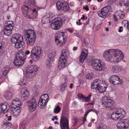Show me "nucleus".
<instances>
[{"label": "nucleus", "instance_id": "nucleus-62", "mask_svg": "<svg viewBox=\"0 0 129 129\" xmlns=\"http://www.w3.org/2000/svg\"><path fill=\"white\" fill-rule=\"evenodd\" d=\"M85 19V16L84 15H82V17H81V19Z\"/></svg>", "mask_w": 129, "mask_h": 129}, {"label": "nucleus", "instance_id": "nucleus-31", "mask_svg": "<svg viewBox=\"0 0 129 129\" xmlns=\"http://www.w3.org/2000/svg\"><path fill=\"white\" fill-rule=\"evenodd\" d=\"M115 14H116L121 19H123L125 16V14L124 12L120 10H118L114 13Z\"/></svg>", "mask_w": 129, "mask_h": 129}, {"label": "nucleus", "instance_id": "nucleus-54", "mask_svg": "<svg viewBox=\"0 0 129 129\" xmlns=\"http://www.w3.org/2000/svg\"><path fill=\"white\" fill-rule=\"evenodd\" d=\"M83 9H85V10L87 11H88L89 10V9L88 8V6H87L86 7H83Z\"/></svg>", "mask_w": 129, "mask_h": 129}, {"label": "nucleus", "instance_id": "nucleus-24", "mask_svg": "<svg viewBox=\"0 0 129 129\" xmlns=\"http://www.w3.org/2000/svg\"><path fill=\"white\" fill-rule=\"evenodd\" d=\"M29 93L27 89H25L21 92V98L22 100L25 101L27 100L29 98Z\"/></svg>", "mask_w": 129, "mask_h": 129}, {"label": "nucleus", "instance_id": "nucleus-20", "mask_svg": "<svg viewBox=\"0 0 129 129\" xmlns=\"http://www.w3.org/2000/svg\"><path fill=\"white\" fill-rule=\"evenodd\" d=\"M28 6L24 5L23 8V10H30L33 9L35 5V1L34 0H29L28 3Z\"/></svg>", "mask_w": 129, "mask_h": 129}, {"label": "nucleus", "instance_id": "nucleus-22", "mask_svg": "<svg viewBox=\"0 0 129 129\" xmlns=\"http://www.w3.org/2000/svg\"><path fill=\"white\" fill-rule=\"evenodd\" d=\"M88 53L87 49H83L79 58V61L81 63H83L84 62V60L86 59Z\"/></svg>", "mask_w": 129, "mask_h": 129}, {"label": "nucleus", "instance_id": "nucleus-57", "mask_svg": "<svg viewBox=\"0 0 129 129\" xmlns=\"http://www.w3.org/2000/svg\"><path fill=\"white\" fill-rule=\"evenodd\" d=\"M4 46L1 43H0V50Z\"/></svg>", "mask_w": 129, "mask_h": 129}, {"label": "nucleus", "instance_id": "nucleus-29", "mask_svg": "<svg viewBox=\"0 0 129 129\" xmlns=\"http://www.w3.org/2000/svg\"><path fill=\"white\" fill-rule=\"evenodd\" d=\"M1 110L4 112H7L9 110V105L7 103H5L1 104Z\"/></svg>", "mask_w": 129, "mask_h": 129}, {"label": "nucleus", "instance_id": "nucleus-15", "mask_svg": "<svg viewBox=\"0 0 129 129\" xmlns=\"http://www.w3.org/2000/svg\"><path fill=\"white\" fill-rule=\"evenodd\" d=\"M102 104L106 107H111L114 104V101L108 97L104 96L102 99Z\"/></svg>", "mask_w": 129, "mask_h": 129}, {"label": "nucleus", "instance_id": "nucleus-32", "mask_svg": "<svg viewBox=\"0 0 129 129\" xmlns=\"http://www.w3.org/2000/svg\"><path fill=\"white\" fill-rule=\"evenodd\" d=\"M15 44V47L17 48H23L24 47V43L23 42H17L15 43H13Z\"/></svg>", "mask_w": 129, "mask_h": 129}, {"label": "nucleus", "instance_id": "nucleus-38", "mask_svg": "<svg viewBox=\"0 0 129 129\" xmlns=\"http://www.w3.org/2000/svg\"><path fill=\"white\" fill-rule=\"evenodd\" d=\"M67 86V83L65 82L63 83L60 86L61 88L60 90L62 92H63L65 91L66 90V87Z\"/></svg>", "mask_w": 129, "mask_h": 129}, {"label": "nucleus", "instance_id": "nucleus-14", "mask_svg": "<svg viewBox=\"0 0 129 129\" xmlns=\"http://www.w3.org/2000/svg\"><path fill=\"white\" fill-rule=\"evenodd\" d=\"M32 10H22L23 13L24 15L28 18L34 19L37 17L38 13L36 10L32 9Z\"/></svg>", "mask_w": 129, "mask_h": 129}, {"label": "nucleus", "instance_id": "nucleus-40", "mask_svg": "<svg viewBox=\"0 0 129 129\" xmlns=\"http://www.w3.org/2000/svg\"><path fill=\"white\" fill-rule=\"evenodd\" d=\"M97 129H107V126L103 124H100L98 125Z\"/></svg>", "mask_w": 129, "mask_h": 129}, {"label": "nucleus", "instance_id": "nucleus-37", "mask_svg": "<svg viewBox=\"0 0 129 129\" xmlns=\"http://www.w3.org/2000/svg\"><path fill=\"white\" fill-rule=\"evenodd\" d=\"M107 87L103 86L102 85H99V87L98 88V90L100 92L103 93L106 91Z\"/></svg>", "mask_w": 129, "mask_h": 129}, {"label": "nucleus", "instance_id": "nucleus-16", "mask_svg": "<svg viewBox=\"0 0 129 129\" xmlns=\"http://www.w3.org/2000/svg\"><path fill=\"white\" fill-rule=\"evenodd\" d=\"M28 109L30 111L33 112L35 110L37 106V102L35 98H32L27 102Z\"/></svg>", "mask_w": 129, "mask_h": 129}, {"label": "nucleus", "instance_id": "nucleus-19", "mask_svg": "<svg viewBox=\"0 0 129 129\" xmlns=\"http://www.w3.org/2000/svg\"><path fill=\"white\" fill-rule=\"evenodd\" d=\"M12 43L17 42H23V37L19 34H15L11 38Z\"/></svg>", "mask_w": 129, "mask_h": 129}, {"label": "nucleus", "instance_id": "nucleus-9", "mask_svg": "<svg viewBox=\"0 0 129 129\" xmlns=\"http://www.w3.org/2000/svg\"><path fill=\"white\" fill-rule=\"evenodd\" d=\"M68 51L66 49H63L62 51V54L61 55L58 61V67L60 69L64 67L65 64L67 62V56Z\"/></svg>", "mask_w": 129, "mask_h": 129}, {"label": "nucleus", "instance_id": "nucleus-64", "mask_svg": "<svg viewBox=\"0 0 129 129\" xmlns=\"http://www.w3.org/2000/svg\"><path fill=\"white\" fill-rule=\"evenodd\" d=\"M89 20H88L87 22L85 23V24L86 25H87L89 24Z\"/></svg>", "mask_w": 129, "mask_h": 129}, {"label": "nucleus", "instance_id": "nucleus-49", "mask_svg": "<svg viewBox=\"0 0 129 129\" xmlns=\"http://www.w3.org/2000/svg\"><path fill=\"white\" fill-rule=\"evenodd\" d=\"M26 128V126L24 125V124H21V126L19 127V129H24Z\"/></svg>", "mask_w": 129, "mask_h": 129}, {"label": "nucleus", "instance_id": "nucleus-60", "mask_svg": "<svg viewBox=\"0 0 129 129\" xmlns=\"http://www.w3.org/2000/svg\"><path fill=\"white\" fill-rule=\"evenodd\" d=\"M11 116H9L8 119V120L9 121L11 120Z\"/></svg>", "mask_w": 129, "mask_h": 129}, {"label": "nucleus", "instance_id": "nucleus-47", "mask_svg": "<svg viewBox=\"0 0 129 129\" xmlns=\"http://www.w3.org/2000/svg\"><path fill=\"white\" fill-rule=\"evenodd\" d=\"M98 80V82H100V84H100V83L101 84H106V81H105L104 80V79H101V80Z\"/></svg>", "mask_w": 129, "mask_h": 129}, {"label": "nucleus", "instance_id": "nucleus-41", "mask_svg": "<svg viewBox=\"0 0 129 129\" xmlns=\"http://www.w3.org/2000/svg\"><path fill=\"white\" fill-rule=\"evenodd\" d=\"M63 5V3L58 2L56 4V6L58 10L61 9Z\"/></svg>", "mask_w": 129, "mask_h": 129}, {"label": "nucleus", "instance_id": "nucleus-28", "mask_svg": "<svg viewBox=\"0 0 129 129\" xmlns=\"http://www.w3.org/2000/svg\"><path fill=\"white\" fill-rule=\"evenodd\" d=\"M47 102H46L44 100L40 98L39 100L38 105L41 108L43 109L45 108Z\"/></svg>", "mask_w": 129, "mask_h": 129}, {"label": "nucleus", "instance_id": "nucleus-3", "mask_svg": "<svg viewBox=\"0 0 129 129\" xmlns=\"http://www.w3.org/2000/svg\"><path fill=\"white\" fill-rule=\"evenodd\" d=\"M39 69L37 66L34 65L28 66L27 68V72L26 74V78L27 80H32L36 76L37 74V72Z\"/></svg>", "mask_w": 129, "mask_h": 129}, {"label": "nucleus", "instance_id": "nucleus-7", "mask_svg": "<svg viewBox=\"0 0 129 129\" xmlns=\"http://www.w3.org/2000/svg\"><path fill=\"white\" fill-rule=\"evenodd\" d=\"M26 57L25 53L23 51L18 52L14 61V64L16 66H20L24 62Z\"/></svg>", "mask_w": 129, "mask_h": 129}, {"label": "nucleus", "instance_id": "nucleus-36", "mask_svg": "<svg viewBox=\"0 0 129 129\" xmlns=\"http://www.w3.org/2000/svg\"><path fill=\"white\" fill-rule=\"evenodd\" d=\"M9 71V67L8 66H6L2 70L3 74L4 77L6 76Z\"/></svg>", "mask_w": 129, "mask_h": 129}, {"label": "nucleus", "instance_id": "nucleus-56", "mask_svg": "<svg viewBox=\"0 0 129 129\" xmlns=\"http://www.w3.org/2000/svg\"><path fill=\"white\" fill-rule=\"evenodd\" d=\"M30 53V52L29 50H26L25 51V54L26 55H28Z\"/></svg>", "mask_w": 129, "mask_h": 129}, {"label": "nucleus", "instance_id": "nucleus-42", "mask_svg": "<svg viewBox=\"0 0 129 129\" xmlns=\"http://www.w3.org/2000/svg\"><path fill=\"white\" fill-rule=\"evenodd\" d=\"M93 76V74L91 73H87L86 76V78L87 79H91Z\"/></svg>", "mask_w": 129, "mask_h": 129}, {"label": "nucleus", "instance_id": "nucleus-30", "mask_svg": "<svg viewBox=\"0 0 129 129\" xmlns=\"http://www.w3.org/2000/svg\"><path fill=\"white\" fill-rule=\"evenodd\" d=\"M20 107H15L12 106L11 107L12 111L16 115H18L20 114L21 110Z\"/></svg>", "mask_w": 129, "mask_h": 129}, {"label": "nucleus", "instance_id": "nucleus-17", "mask_svg": "<svg viewBox=\"0 0 129 129\" xmlns=\"http://www.w3.org/2000/svg\"><path fill=\"white\" fill-rule=\"evenodd\" d=\"M60 125L61 129H69V120L65 117H61Z\"/></svg>", "mask_w": 129, "mask_h": 129}, {"label": "nucleus", "instance_id": "nucleus-6", "mask_svg": "<svg viewBox=\"0 0 129 129\" xmlns=\"http://www.w3.org/2000/svg\"><path fill=\"white\" fill-rule=\"evenodd\" d=\"M55 40L56 43L59 47H61L65 44L66 39L64 33L61 31L57 32L55 35Z\"/></svg>", "mask_w": 129, "mask_h": 129}, {"label": "nucleus", "instance_id": "nucleus-63", "mask_svg": "<svg viewBox=\"0 0 129 129\" xmlns=\"http://www.w3.org/2000/svg\"><path fill=\"white\" fill-rule=\"evenodd\" d=\"M74 35L76 36L77 37L79 38V34H74Z\"/></svg>", "mask_w": 129, "mask_h": 129}, {"label": "nucleus", "instance_id": "nucleus-11", "mask_svg": "<svg viewBox=\"0 0 129 129\" xmlns=\"http://www.w3.org/2000/svg\"><path fill=\"white\" fill-rule=\"evenodd\" d=\"M13 22L11 21H7L5 23L4 26V34L6 36H9L12 33L14 26Z\"/></svg>", "mask_w": 129, "mask_h": 129}, {"label": "nucleus", "instance_id": "nucleus-21", "mask_svg": "<svg viewBox=\"0 0 129 129\" xmlns=\"http://www.w3.org/2000/svg\"><path fill=\"white\" fill-rule=\"evenodd\" d=\"M55 55L52 53H50L48 54V57L46 61L47 66V67L50 68L51 66V63L54 59Z\"/></svg>", "mask_w": 129, "mask_h": 129}, {"label": "nucleus", "instance_id": "nucleus-35", "mask_svg": "<svg viewBox=\"0 0 129 129\" xmlns=\"http://www.w3.org/2000/svg\"><path fill=\"white\" fill-rule=\"evenodd\" d=\"M11 126L12 124L11 123L9 122H7L4 123L2 127L4 129H9L11 127Z\"/></svg>", "mask_w": 129, "mask_h": 129}, {"label": "nucleus", "instance_id": "nucleus-25", "mask_svg": "<svg viewBox=\"0 0 129 129\" xmlns=\"http://www.w3.org/2000/svg\"><path fill=\"white\" fill-rule=\"evenodd\" d=\"M123 68V66H122L115 65L112 66V70L113 72L118 73L122 70Z\"/></svg>", "mask_w": 129, "mask_h": 129}, {"label": "nucleus", "instance_id": "nucleus-52", "mask_svg": "<svg viewBox=\"0 0 129 129\" xmlns=\"http://www.w3.org/2000/svg\"><path fill=\"white\" fill-rule=\"evenodd\" d=\"M78 96L80 99H83L84 96L81 94L80 93H79L77 95Z\"/></svg>", "mask_w": 129, "mask_h": 129}, {"label": "nucleus", "instance_id": "nucleus-5", "mask_svg": "<svg viewBox=\"0 0 129 129\" xmlns=\"http://www.w3.org/2000/svg\"><path fill=\"white\" fill-rule=\"evenodd\" d=\"M63 21L62 14L58 15L57 17L52 21L51 25V28L54 30L58 29L62 26Z\"/></svg>", "mask_w": 129, "mask_h": 129}, {"label": "nucleus", "instance_id": "nucleus-33", "mask_svg": "<svg viewBox=\"0 0 129 129\" xmlns=\"http://www.w3.org/2000/svg\"><path fill=\"white\" fill-rule=\"evenodd\" d=\"M4 96L5 98L8 100H10L11 99L13 96V93L10 91H6L4 94Z\"/></svg>", "mask_w": 129, "mask_h": 129}, {"label": "nucleus", "instance_id": "nucleus-2", "mask_svg": "<svg viewBox=\"0 0 129 129\" xmlns=\"http://www.w3.org/2000/svg\"><path fill=\"white\" fill-rule=\"evenodd\" d=\"M24 33L25 38H27V44L31 46L33 45L36 40V35L35 32L32 29H25Z\"/></svg>", "mask_w": 129, "mask_h": 129}, {"label": "nucleus", "instance_id": "nucleus-8", "mask_svg": "<svg viewBox=\"0 0 129 129\" xmlns=\"http://www.w3.org/2000/svg\"><path fill=\"white\" fill-rule=\"evenodd\" d=\"M43 53L41 48L39 46L34 47L32 49L31 52V56L32 58L35 60L40 59L41 56Z\"/></svg>", "mask_w": 129, "mask_h": 129}, {"label": "nucleus", "instance_id": "nucleus-44", "mask_svg": "<svg viewBox=\"0 0 129 129\" xmlns=\"http://www.w3.org/2000/svg\"><path fill=\"white\" fill-rule=\"evenodd\" d=\"M73 126H75L78 122V119L77 117H74L73 119Z\"/></svg>", "mask_w": 129, "mask_h": 129}, {"label": "nucleus", "instance_id": "nucleus-43", "mask_svg": "<svg viewBox=\"0 0 129 129\" xmlns=\"http://www.w3.org/2000/svg\"><path fill=\"white\" fill-rule=\"evenodd\" d=\"M60 110L61 108L60 106H57L54 109V112L55 113H58L60 112Z\"/></svg>", "mask_w": 129, "mask_h": 129}, {"label": "nucleus", "instance_id": "nucleus-53", "mask_svg": "<svg viewBox=\"0 0 129 129\" xmlns=\"http://www.w3.org/2000/svg\"><path fill=\"white\" fill-rule=\"evenodd\" d=\"M123 30V28L122 27V26H120L118 30V31L120 33Z\"/></svg>", "mask_w": 129, "mask_h": 129}, {"label": "nucleus", "instance_id": "nucleus-51", "mask_svg": "<svg viewBox=\"0 0 129 129\" xmlns=\"http://www.w3.org/2000/svg\"><path fill=\"white\" fill-rule=\"evenodd\" d=\"M124 2L123 0H121L119 2L120 6H121L124 4Z\"/></svg>", "mask_w": 129, "mask_h": 129}, {"label": "nucleus", "instance_id": "nucleus-1", "mask_svg": "<svg viewBox=\"0 0 129 129\" xmlns=\"http://www.w3.org/2000/svg\"><path fill=\"white\" fill-rule=\"evenodd\" d=\"M104 54L107 60L114 63L120 62L124 57L121 51L118 49L107 50L104 52Z\"/></svg>", "mask_w": 129, "mask_h": 129}, {"label": "nucleus", "instance_id": "nucleus-13", "mask_svg": "<svg viewBox=\"0 0 129 129\" xmlns=\"http://www.w3.org/2000/svg\"><path fill=\"white\" fill-rule=\"evenodd\" d=\"M111 8L110 6L104 7L98 12V14L100 17L105 18L109 16L110 14L109 13L110 9Z\"/></svg>", "mask_w": 129, "mask_h": 129}, {"label": "nucleus", "instance_id": "nucleus-46", "mask_svg": "<svg viewBox=\"0 0 129 129\" xmlns=\"http://www.w3.org/2000/svg\"><path fill=\"white\" fill-rule=\"evenodd\" d=\"M91 111H92L93 112H94L96 114H97V111L96 110H94L93 109H89L86 112V113L85 114V115L86 116H87L88 113Z\"/></svg>", "mask_w": 129, "mask_h": 129}, {"label": "nucleus", "instance_id": "nucleus-61", "mask_svg": "<svg viewBox=\"0 0 129 129\" xmlns=\"http://www.w3.org/2000/svg\"><path fill=\"white\" fill-rule=\"evenodd\" d=\"M80 19H79V21L77 22V23L79 25L81 24V23L80 22Z\"/></svg>", "mask_w": 129, "mask_h": 129}, {"label": "nucleus", "instance_id": "nucleus-4", "mask_svg": "<svg viewBox=\"0 0 129 129\" xmlns=\"http://www.w3.org/2000/svg\"><path fill=\"white\" fill-rule=\"evenodd\" d=\"M91 65L92 68L96 71H101L105 70L106 68V64L100 60L97 59L92 60Z\"/></svg>", "mask_w": 129, "mask_h": 129}, {"label": "nucleus", "instance_id": "nucleus-23", "mask_svg": "<svg viewBox=\"0 0 129 129\" xmlns=\"http://www.w3.org/2000/svg\"><path fill=\"white\" fill-rule=\"evenodd\" d=\"M49 18L46 16H44L42 19V26L43 27L46 28L48 27L50 24Z\"/></svg>", "mask_w": 129, "mask_h": 129}, {"label": "nucleus", "instance_id": "nucleus-45", "mask_svg": "<svg viewBox=\"0 0 129 129\" xmlns=\"http://www.w3.org/2000/svg\"><path fill=\"white\" fill-rule=\"evenodd\" d=\"M129 22L127 20H124L122 21V24L124 25V26L127 25V28H128V24H129Z\"/></svg>", "mask_w": 129, "mask_h": 129}, {"label": "nucleus", "instance_id": "nucleus-48", "mask_svg": "<svg viewBox=\"0 0 129 129\" xmlns=\"http://www.w3.org/2000/svg\"><path fill=\"white\" fill-rule=\"evenodd\" d=\"M4 78V76L2 75L0 76V84L4 82L5 79Z\"/></svg>", "mask_w": 129, "mask_h": 129}, {"label": "nucleus", "instance_id": "nucleus-26", "mask_svg": "<svg viewBox=\"0 0 129 129\" xmlns=\"http://www.w3.org/2000/svg\"><path fill=\"white\" fill-rule=\"evenodd\" d=\"M99 85H100V82H98V80L97 79H96L93 81L91 84V87L92 91H94L92 90V89H94L97 90L98 88L99 87Z\"/></svg>", "mask_w": 129, "mask_h": 129}, {"label": "nucleus", "instance_id": "nucleus-39", "mask_svg": "<svg viewBox=\"0 0 129 129\" xmlns=\"http://www.w3.org/2000/svg\"><path fill=\"white\" fill-rule=\"evenodd\" d=\"M49 97L47 94H45L42 95L40 98V99L44 100L46 102H48V101Z\"/></svg>", "mask_w": 129, "mask_h": 129}, {"label": "nucleus", "instance_id": "nucleus-34", "mask_svg": "<svg viewBox=\"0 0 129 129\" xmlns=\"http://www.w3.org/2000/svg\"><path fill=\"white\" fill-rule=\"evenodd\" d=\"M70 9V8L67 3L66 2L63 3V5L61 10H63L64 11H67Z\"/></svg>", "mask_w": 129, "mask_h": 129}, {"label": "nucleus", "instance_id": "nucleus-59", "mask_svg": "<svg viewBox=\"0 0 129 129\" xmlns=\"http://www.w3.org/2000/svg\"><path fill=\"white\" fill-rule=\"evenodd\" d=\"M92 96V94L90 93L88 95V96L87 97V98H89V99H90L91 97Z\"/></svg>", "mask_w": 129, "mask_h": 129}, {"label": "nucleus", "instance_id": "nucleus-18", "mask_svg": "<svg viewBox=\"0 0 129 129\" xmlns=\"http://www.w3.org/2000/svg\"><path fill=\"white\" fill-rule=\"evenodd\" d=\"M109 80L110 83L114 85L122 83V80L119 77L115 75L112 76L109 78Z\"/></svg>", "mask_w": 129, "mask_h": 129}, {"label": "nucleus", "instance_id": "nucleus-58", "mask_svg": "<svg viewBox=\"0 0 129 129\" xmlns=\"http://www.w3.org/2000/svg\"><path fill=\"white\" fill-rule=\"evenodd\" d=\"M116 14H114L113 15V17L114 19H115V20H117V18L116 17Z\"/></svg>", "mask_w": 129, "mask_h": 129}, {"label": "nucleus", "instance_id": "nucleus-55", "mask_svg": "<svg viewBox=\"0 0 129 129\" xmlns=\"http://www.w3.org/2000/svg\"><path fill=\"white\" fill-rule=\"evenodd\" d=\"M86 116H86L85 115V116L83 118V122L84 123L85 121L86 120Z\"/></svg>", "mask_w": 129, "mask_h": 129}, {"label": "nucleus", "instance_id": "nucleus-50", "mask_svg": "<svg viewBox=\"0 0 129 129\" xmlns=\"http://www.w3.org/2000/svg\"><path fill=\"white\" fill-rule=\"evenodd\" d=\"M89 98L87 97H84L83 99H82V101H85V102H88L89 100Z\"/></svg>", "mask_w": 129, "mask_h": 129}, {"label": "nucleus", "instance_id": "nucleus-12", "mask_svg": "<svg viewBox=\"0 0 129 129\" xmlns=\"http://www.w3.org/2000/svg\"><path fill=\"white\" fill-rule=\"evenodd\" d=\"M120 120L117 124L118 129H129V119Z\"/></svg>", "mask_w": 129, "mask_h": 129}, {"label": "nucleus", "instance_id": "nucleus-10", "mask_svg": "<svg viewBox=\"0 0 129 129\" xmlns=\"http://www.w3.org/2000/svg\"><path fill=\"white\" fill-rule=\"evenodd\" d=\"M125 115V112L123 109L118 108L113 112L111 115V117L112 119L117 120L119 118L120 119L123 118Z\"/></svg>", "mask_w": 129, "mask_h": 129}, {"label": "nucleus", "instance_id": "nucleus-27", "mask_svg": "<svg viewBox=\"0 0 129 129\" xmlns=\"http://www.w3.org/2000/svg\"><path fill=\"white\" fill-rule=\"evenodd\" d=\"M12 105H14L15 107H20L21 105V101L18 98H16L14 99L11 103Z\"/></svg>", "mask_w": 129, "mask_h": 129}]
</instances>
